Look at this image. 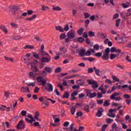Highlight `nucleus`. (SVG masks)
I'll return each instance as SVG.
<instances>
[{"mask_svg": "<svg viewBox=\"0 0 131 131\" xmlns=\"http://www.w3.org/2000/svg\"><path fill=\"white\" fill-rule=\"evenodd\" d=\"M119 95H120V93H114L111 96V100H115L116 101H120L121 100V97L120 96H119L118 97H116L118 96Z\"/></svg>", "mask_w": 131, "mask_h": 131, "instance_id": "obj_1", "label": "nucleus"}, {"mask_svg": "<svg viewBox=\"0 0 131 131\" xmlns=\"http://www.w3.org/2000/svg\"><path fill=\"white\" fill-rule=\"evenodd\" d=\"M88 83L90 85H92L93 89H97L99 86V84H98V82L94 80H88Z\"/></svg>", "mask_w": 131, "mask_h": 131, "instance_id": "obj_2", "label": "nucleus"}, {"mask_svg": "<svg viewBox=\"0 0 131 131\" xmlns=\"http://www.w3.org/2000/svg\"><path fill=\"white\" fill-rule=\"evenodd\" d=\"M67 35L68 38L72 39V38H74V37H75V31L73 30H71L68 32Z\"/></svg>", "mask_w": 131, "mask_h": 131, "instance_id": "obj_3", "label": "nucleus"}, {"mask_svg": "<svg viewBox=\"0 0 131 131\" xmlns=\"http://www.w3.org/2000/svg\"><path fill=\"white\" fill-rule=\"evenodd\" d=\"M37 82L40 84H42L43 86H45L46 84H47V81L46 80H43L41 77H38L37 78Z\"/></svg>", "mask_w": 131, "mask_h": 131, "instance_id": "obj_4", "label": "nucleus"}, {"mask_svg": "<svg viewBox=\"0 0 131 131\" xmlns=\"http://www.w3.org/2000/svg\"><path fill=\"white\" fill-rule=\"evenodd\" d=\"M109 112L110 114H108V116H109V117H111L112 118H114V117H115L116 115H115V114H113V112L116 113V112H117V110L116 108H111L109 110Z\"/></svg>", "mask_w": 131, "mask_h": 131, "instance_id": "obj_5", "label": "nucleus"}, {"mask_svg": "<svg viewBox=\"0 0 131 131\" xmlns=\"http://www.w3.org/2000/svg\"><path fill=\"white\" fill-rule=\"evenodd\" d=\"M86 93L87 94V96L91 98H95V97L97 96V93L94 92L93 93H91V90L89 89L86 90Z\"/></svg>", "mask_w": 131, "mask_h": 131, "instance_id": "obj_6", "label": "nucleus"}, {"mask_svg": "<svg viewBox=\"0 0 131 131\" xmlns=\"http://www.w3.org/2000/svg\"><path fill=\"white\" fill-rule=\"evenodd\" d=\"M47 86H45V89H46V91L48 92H53V90H54V87L53 86V85L52 84L48 83H47Z\"/></svg>", "mask_w": 131, "mask_h": 131, "instance_id": "obj_7", "label": "nucleus"}, {"mask_svg": "<svg viewBox=\"0 0 131 131\" xmlns=\"http://www.w3.org/2000/svg\"><path fill=\"white\" fill-rule=\"evenodd\" d=\"M59 54L60 55H64L67 53V48L66 47L62 46L59 48Z\"/></svg>", "mask_w": 131, "mask_h": 131, "instance_id": "obj_8", "label": "nucleus"}, {"mask_svg": "<svg viewBox=\"0 0 131 131\" xmlns=\"http://www.w3.org/2000/svg\"><path fill=\"white\" fill-rule=\"evenodd\" d=\"M85 52H86V50L84 49L77 50V53H79L81 57H84V56H85Z\"/></svg>", "mask_w": 131, "mask_h": 131, "instance_id": "obj_9", "label": "nucleus"}, {"mask_svg": "<svg viewBox=\"0 0 131 131\" xmlns=\"http://www.w3.org/2000/svg\"><path fill=\"white\" fill-rule=\"evenodd\" d=\"M51 56H49L48 57H43L41 59V62L42 63H49L51 61Z\"/></svg>", "mask_w": 131, "mask_h": 131, "instance_id": "obj_10", "label": "nucleus"}, {"mask_svg": "<svg viewBox=\"0 0 131 131\" xmlns=\"http://www.w3.org/2000/svg\"><path fill=\"white\" fill-rule=\"evenodd\" d=\"M20 90L22 93H30V90H29V88L27 87L26 86L21 87L20 88Z\"/></svg>", "mask_w": 131, "mask_h": 131, "instance_id": "obj_11", "label": "nucleus"}, {"mask_svg": "<svg viewBox=\"0 0 131 131\" xmlns=\"http://www.w3.org/2000/svg\"><path fill=\"white\" fill-rule=\"evenodd\" d=\"M17 127L18 128H25V124L24 123V121H23V120H21L18 125H17Z\"/></svg>", "mask_w": 131, "mask_h": 131, "instance_id": "obj_12", "label": "nucleus"}, {"mask_svg": "<svg viewBox=\"0 0 131 131\" xmlns=\"http://www.w3.org/2000/svg\"><path fill=\"white\" fill-rule=\"evenodd\" d=\"M104 111V110L103 109V108H100L98 110V112L97 113V116L98 117H101L102 116V115H103V112Z\"/></svg>", "mask_w": 131, "mask_h": 131, "instance_id": "obj_13", "label": "nucleus"}, {"mask_svg": "<svg viewBox=\"0 0 131 131\" xmlns=\"http://www.w3.org/2000/svg\"><path fill=\"white\" fill-rule=\"evenodd\" d=\"M122 6L124 9H127V8H129V7H130V3L127 2L126 4H122Z\"/></svg>", "mask_w": 131, "mask_h": 131, "instance_id": "obj_14", "label": "nucleus"}, {"mask_svg": "<svg viewBox=\"0 0 131 131\" xmlns=\"http://www.w3.org/2000/svg\"><path fill=\"white\" fill-rule=\"evenodd\" d=\"M105 45H108V47H112V42L109 40V39H105L104 41Z\"/></svg>", "mask_w": 131, "mask_h": 131, "instance_id": "obj_15", "label": "nucleus"}, {"mask_svg": "<svg viewBox=\"0 0 131 131\" xmlns=\"http://www.w3.org/2000/svg\"><path fill=\"white\" fill-rule=\"evenodd\" d=\"M45 70L48 73H52V72L53 71V69H52V68L49 67H46L45 68Z\"/></svg>", "mask_w": 131, "mask_h": 131, "instance_id": "obj_16", "label": "nucleus"}, {"mask_svg": "<svg viewBox=\"0 0 131 131\" xmlns=\"http://www.w3.org/2000/svg\"><path fill=\"white\" fill-rule=\"evenodd\" d=\"M56 30H58L60 32H64V29L62 28L61 26H58L55 27Z\"/></svg>", "mask_w": 131, "mask_h": 131, "instance_id": "obj_17", "label": "nucleus"}, {"mask_svg": "<svg viewBox=\"0 0 131 131\" xmlns=\"http://www.w3.org/2000/svg\"><path fill=\"white\" fill-rule=\"evenodd\" d=\"M39 117V112H36L35 113V115H34V117L35 118H36V120H37V121H41V119H40V118H38V117Z\"/></svg>", "mask_w": 131, "mask_h": 131, "instance_id": "obj_18", "label": "nucleus"}, {"mask_svg": "<svg viewBox=\"0 0 131 131\" xmlns=\"http://www.w3.org/2000/svg\"><path fill=\"white\" fill-rule=\"evenodd\" d=\"M91 21H94V20H98L99 19V15H92L90 17Z\"/></svg>", "mask_w": 131, "mask_h": 131, "instance_id": "obj_19", "label": "nucleus"}, {"mask_svg": "<svg viewBox=\"0 0 131 131\" xmlns=\"http://www.w3.org/2000/svg\"><path fill=\"white\" fill-rule=\"evenodd\" d=\"M11 92L9 91H6L4 93V97L6 98V99H9L10 98V96H11Z\"/></svg>", "mask_w": 131, "mask_h": 131, "instance_id": "obj_20", "label": "nucleus"}, {"mask_svg": "<svg viewBox=\"0 0 131 131\" xmlns=\"http://www.w3.org/2000/svg\"><path fill=\"white\" fill-rule=\"evenodd\" d=\"M102 58L103 60H108V59H109V54L107 53H104L102 56Z\"/></svg>", "mask_w": 131, "mask_h": 131, "instance_id": "obj_21", "label": "nucleus"}, {"mask_svg": "<svg viewBox=\"0 0 131 131\" xmlns=\"http://www.w3.org/2000/svg\"><path fill=\"white\" fill-rule=\"evenodd\" d=\"M53 11H60L62 10V8L59 6L55 7L54 6L53 8H52Z\"/></svg>", "mask_w": 131, "mask_h": 131, "instance_id": "obj_22", "label": "nucleus"}, {"mask_svg": "<svg viewBox=\"0 0 131 131\" xmlns=\"http://www.w3.org/2000/svg\"><path fill=\"white\" fill-rule=\"evenodd\" d=\"M40 53L41 56H50V55L48 53V52L43 50L40 51Z\"/></svg>", "mask_w": 131, "mask_h": 131, "instance_id": "obj_23", "label": "nucleus"}, {"mask_svg": "<svg viewBox=\"0 0 131 131\" xmlns=\"http://www.w3.org/2000/svg\"><path fill=\"white\" fill-rule=\"evenodd\" d=\"M29 77L30 78H33V79H34L36 77V76L33 72H31L29 73Z\"/></svg>", "mask_w": 131, "mask_h": 131, "instance_id": "obj_24", "label": "nucleus"}, {"mask_svg": "<svg viewBox=\"0 0 131 131\" xmlns=\"http://www.w3.org/2000/svg\"><path fill=\"white\" fill-rule=\"evenodd\" d=\"M53 120H54V122H59L60 121V119L57 116H53Z\"/></svg>", "mask_w": 131, "mask_h": 131, "instance_id": "obj_25", "label": "nucleus"}, {"mask_svg": "<svg viewBox=\"0 0 131 131\" xmlns=\"http://www.w3.org/2000/svg\"><path fill=\"white\" fill-rule=\"evenodd\" d=\"M24 49H28L29 50H33L34 46L31 45H26L25 46Z\"/></svg>", "mask_w": 131, "mask_h": 131, "instance_id": "obj_26", "label": "nucleus"}, {"mask_svg": "<svg viewBox=\"0 0 131 131\" xmlns=\"http://www.w3.org/2000/svg\"><path fill=\"white\" fill-rule=\"evenodd\" d=\"M0 28L4 31L5 33H8V30L6 28V27L4 26H1Z\"/></svg>", "mask_w": 131, "mask_h": 131, "instance_id": "obj_27", "label": "nucleus"}, {"mask_svg": "<svg viewBox=\"0 0 131 131\" xmlns=\"http://www.w3.org/2000/svg\"><path fill=\"white\" fill-rule=\"evenodd\" d=\"M75 111H76V108H75V107H72L71 108V113L72 115H74V114H75Z\"/></svg>", "mask_w": 131, "mask_h": 131, "instance_id": "obj_28", "label": "nucleus"}, {"mask_svg": "<svg viewBox=\"0 0 131 131\" xmlns=\"http://www.w3.org/2000/svg\"><path fill=\"white\" fill-rule=\"evenodd\" d=\"M4 58L6 61H10V62H13L14 61V59L12 57L5 56Z\"/></svg>", "mask_w": 131, "mask_h": 131, "instance_id": "obj_29", "label": "nucleus"}, {"mask_svg": "<svg viewBox=\"0 0 131 131\" xmlns=\"http://www.w3.org/2000/svg\"><path fill=\"white\" fill-rule=\"evenodd\" d=\"M11 9L12 11V12H13V15H15V12H17V8L15 6H12L11 7Z\"/></svg>", "mask_w": 131, "mask_h": 131, "instance_id": "obj_30", "label": "nucleus"}, {"mask_svg": "<svg viewBox=\"0 0 131 131\" xmlns=\"http://www.w3.org/2000/svg\"><path fill=\"white\" fill-rule=\"evenodd\" d=\"M90 16H91V14H90V13L88 12L84 13V17L85 19H88V18H90Z\"/></svg>", "mask_w": 131, "mask_h": 131, "instance_id": "obj_31", "label": "nucleus"}, {"mask_svg": "<svg viewBox=\"0 0 131 131\" xmlns=\"http://www.w3.org/2000/svg\"><path fill=\"white\" fill-rule=\"evenodd\" d=\"M41 10L42 11H47V10H50V7L46 6L45 5H42Z\"/></svg>", "mask_w": 131, "mask_h": 131, "instance_id": "obj_32", "label": "nucleus"}, {"mask_svg": "<svg viewBox=\"0 0 131 131\" xmlns=\"http://www.w3.org/2000/svg\"><path fill=\"white\" fill-rule=\"evenodd\" d=\"M33 56L36 59H39V55H38L36 52H33Z\"/></svg>", "mask_w": 131, "mask_h": 131, "instance_id": "obj_33", "label": "nucleus"}, {"mask_svg": "<svg viewBox=\"0 0 131 131\" xmlns=\"http://www.w3.org/2000/svg\"><path fill=\"white\" fill-rule=\"evenodd\" d=\"M36 84V82H31L29 84H28L27 86H35Z\"/></svg>", "mask_w": 131, "mask_h": 131, "instance_id": "obj_34", "label": "nucleus"}, {"mask_svg": "<svg viewBox=\"0 0 131 131\" xmlns=\"http://www.w3.org/2000/svg\"><path fill=\"white\" fill-rule=\"evenodd\" d=\"M93 48L95 50H96V51H99V50L100 49V46H99V45L98 44H96V45H94Z\"/></svg>", "mask_w": 131, "mask_h": 131, "instance_id": "obj_35", "label": "nucleus"}, {"mask_svg": "<svg viewBox=\"0 0 131 131\" xmlns=\"http://www.w3.org/2000/svg\"><path fill=\"white\" fill-rule=\"evenodd\" d=\"M21 60L24 63H27V57L26 56H24L21 57Z\"/></svg>", "mask_w": 131, "mask_h": 131, "instance_id": "obj_36", "label": "nucleus"}, {"mask_svg": "<svg viewBox=\"0 0 131 131\" xmlns=\"http://www.w3.org/2000/svg\"><path fill=\"white\" fill-rule=\"evenodd\" d=\"M117 56H118V54H117V55H116V54H111L110 59L111 60H113V59H115V58H116V57H117Z\"/></svg>", "mask_w": 131, "mask_h": 131, "instance_id": "obj_37", "label": "nucleus"}, {"mask_svg": "<svg viewBox=\"0 0 131 131\" xmlns=\"http://www.w3.org/2000/svg\"><path fill=\"white\" fill-rule=\"evenodd\" d=\"M106 123H108V124H110V123H112V122H113V119H112L111 118H107L106 120Z\"/></svg>", "mask_w": 131, "mask_h": 131, "instance_id": "obj_38", "label": "nucleus"}, {"mask_svg": "<svg viewBox=\"0 0 131 131\" xmlns=\"http://www.w3.org/2000/svg\"><path fill=\"white\" fill-rule=\"evenodd\" d=\"M76 115H77V117H81V116H82V115H83L82 112H81L80 111L77 112L76 113Z\"/></svg>", "mask_w": 131, "mask_h": 131, "instance_id": "obj_39", "label": "nucleus"}, {"mask_svg": "<svg viewBox=\"0 0 131 131\" xmlns=\"http://www.w3.org/2000/svg\"><path fill=\"white\" fill-rule=\"evenodd\" d=\"M89 36H90V37H93L94 36H95V32L93 31H90L89 32Z\"/></svg>", "mask_w": 131, "mask_h": 131, "instance_id": "obj_40", "label": "nucleus"}, {"mask_svg": "<svg viewBox=\"0 0 131 131\" xmlns=\"http://www.w3.org/2000/svg\"><path fill=\"white\" fill-rule=\"evenodd\" d=\"M76 75H71V76H68L66 77V79H71L72 78H74Z\"/></svg>", "mask_w": 131, "mask_h": 131, "instance_id": "obj_41", "label": "nucleus"}, {"mask_svg": "<svg viewBox=\"0 0 131 131\" xmlns=\"http://www.w3.org/2000/svg\"><path fill=\"white\" fill-rule=\"evenodd\" d=\"M60 55L61 54H60V53L59 52L56 53V56H55L54 58L55 60H59V59H60Z\"/></svg>", "mask_w": 131, "mask_h": 131, "instance_id": "obj_42", "label": "nucleus"}, {"mask_svg": "<svg viewBox=\"0 0 131 131\" xmlns=\"http://www.w3.org/2000/svg\"><path fill=\"white\" fill-rule=\"evenodd\" d=\"M83 110H84L86 112H90V107H89V105H86Z\"/></svg>", "mask_w": 131, "mask_h": 131, "instance_id": "obj_43", "label": "nucleus"}, {"mask_svg": "<svg viewBox=\"0 0 131 131\" xmlns=\"http://www.w3.org/2000/svg\"><path fill=\"white\" fill-rule=\"evenodd\" d=\"M69 29V25L68 24L66 25L63 29V30H64V31H68Z\"/></svg>", "mask_w": 131, "mask_h": 131, "instance_id": "obj_44", "label": "nucleus"}, {"mask_svg": "<svg viewBox=\"0 0 131 131\" xmlns=\"http://www.w3.org/2000/svg\"><path fill=\"white\" fill-rule=\"evenodd\" d=\"M83 28H80L78 31V34H79V35H81L82 34V33L83 32Z\"/></svg>", "mask_w": 131, "mask_h": 131, "instance_id": "obj_45", "label": "nucleus"}, {"mask_svg": "<svg viewBox=\"0 0 131 131\" xmlns=\"http://www.w3.org/2000/svg\"><path fill=\"white\" fill-rule=\"evenodd\" d=\"M40 90V88H38V86H36L35 88V90L34 92L35 94H37V93H38V92H39Z\"/></svg>", "mask_w": 131, "mask_h": 131, "instance_id": "obj_46", "label": "nucleus"}, {"mask_svg": "<svg viewBox=\"0 0 131 131\" xmlns=\"http://www.w3.org/2000/svg\"><path fill=\"white\" fill-rule=\"evenodd\" d=\"M126 121H128V122H130V117L129 116L127 115L125 117Z\"/></svg>", "mask_w": 131, "mask_h": 131, "instance_id": "obj_47", "label": "nucleus"}, {"mask_svg": "<svg viewBox=\"0 0 131 131\" xmlns=\"http://www.w3.org/2000/svg\"><path fill=\"white\" fill-rule=\"evenodd\" d=\"M120 19H118L116 21V27H118L119 26V24H120Z\"/></svg>", "mask_w": 131, "mask_h": 131, "instance_id": "obj_48", "label": "nucleus"}, {"mask_svg": "<svg viewBox=\"0 0 131 131\" xmlns=\"http://www.w3.org/2000/svg\"><path fill=\"white\" fill-rule=\"evenodd\" d=\"M66 38V34H61L60 36V39H64V38Z\"/></svg>", "mask_w": 131, "mask_h": 131, "instance_id": "obj_49", "label": "nucleus"}, {"mask_svg": "<svg viewBox=\"0 0 131 131\" xmlns=\"http://www.w3.org/2000/svg\"><path fill=\"white\" fill-rule=\"evenodd\" d=\"M107 126H108V125L107 124L103 125L102 126V128H101L102 131H105V129L107 128Z\"/></svg>", "mask_w": 131, "mask_h": 131, "instance_id": "obj_50", "label": "nucleus"}, {"mask_svg": "<svg viewBox=\"0 0 131 131\" xmlns=\"http://www.w3.org/2000/svg\"><path fill=\"white\" fill-rule=\"evenodd\" d=\"M84 40V39H83L82 37H79L77 39V41H78V42H82Z\"/></svg>", "mask_w": 131, "mask_h": 131, "instance_id": "obj_51", "label": "nucleus"}, {"mask_svg": "<svg viewBox=\"0 0 131 131\" xmlns=\"http://www.w3.org/2000/svg\"><path fill=\"white\" fill-rule=\"evenodd\" d=\"M94 56H95L96 57H98L100 58V57L102 56V53H101V52L97 53L94 55Z\"/></svg>", "mask_w": 131, "mask_h": 131, "instance_id": "obj_52", "label": "nucleus"}, {"mask_svg": "<svg viewBox=\"0 0 131 131\" xmlns=\"http://www.w3.org/2000/svg\"><path fill=\"white\" fill-rule=\"evenodd\" d=\"M118 17H119V14H118V13H116V14L114 15V16H113V19L114 20H115V19H117V18H118Z\"/></svg>", "mask_w": 131, "mask_h": 131, "instance_id": "obj_53", "label": "nucleus"}, {"mask_svg": "<svg viewBox=\"0 0 131 131\" xmlns=\"http://www.w3.org/2000/svg\"><path fill=\"white\" fill-rule=\"evenodd\" d=\"M112 78L114 80H115V81H119V78L115 76H112Z\"/></svg>", "mask_w": 131, "mask_h": 131, "instance_id": "obj_54", "label": "nucleus"}, {"mask_svg": "<svg viewBox=\"0 0 131 131\" xmlns=\"http://www.w3.org/2000/svg\"><path fill=\"white\" fill-rule=\"evenodd\" d=\"M78 95V92H74L73 93H72L71 97H75V96H77Z\"/></svg>", "mask_w": 131, "mask_h": 131, "instance_id": "obj_55", "label": "nucleus"}, {"mask_svg": "<svg viewBox=\"0 0 131 131\" xmlns=\"http://www.w3.org/2000/svg\"><path fill=\"white\" fill-rule=\"evenodd\" d=\"M34 69L35 70V72H39V73L41 74V71H39V70L37 69V67H34Z\"/></svg>", "mask_w": 131, "mask_h": 131, "instance_id": "obj_56", "label": "nucleus"}, {"mask_svg": "<svg viewBox=\"0 0 131 131\" xmlns=\"http://www.w3.org/2000/svg\"><path fill=\"white\" fill-rule=\"evenodd\" d=\"M17 101L15 102V103H13V105H11V109H14L16 106H17Z\"/></svg>", "mask_w": 131, "mask_h": 131, "instance_id": "obj_57", "label": "nucleus"}, {"mask_svg": "<svg viewBox=\"0 0 131 131\" xmlns=\"http://www.w3.org/2000/svg\"><path fill=\"white\" fill-rule=\"evenodd\" d=\"M123 98H124L125 99H130V96L128 95V94H124Z\"/></svg>", "mask_w": 131, "mask_h": 131, "instance_id": "obj_58", "label": "nucleus"}, {"mask_svg": "<svg viewBox=\"0 0 131 131\" xmlns=\"http://www.w3.org/2000/svg\"><path fill=\"white\" fill-rule=\"evenodd\" d=\"M57 86L60 88V91H63L64 89H63V86H62V84L58 83Z\"/></svg>", "mask_w": 131, "mask_h": 131, "instance_id": "obj_59", "label": "nucleus"}, {"mask_svg": "<svg viewBox=\"0 0 131 131\" xmlns=\"http://www.w3.org/2000/svg\"><path fill=\"white\" fill-rule=\"evenodd\" d=\"M130 15H131V10L130 9H128L126 13V17H128L130 16Z\"/></svg>", "mask_w": 131, "mask_h": 131, "instance_id": "obj_60", "label": "nucleus"}, {"mask_svg": "<svg viewBox=\"0 0 131 131\" xmlns=\"http://www.w3.org/2000/svg\"><path fill=\"white\" fill-rule=\"evenodd\" d=\"M112 128L114 129H116L117 128V125L116 124V123H114L112 126Z\"/></svg>", "mask_w": 131, "mask_h": 131, "instance_id": "obj_61", "label": "nucleus"}, {"mask_svg": "<svg viewBox=\"0 0 131 131\" xmlns=\"http://www.w3.org/2000/svg\"><path fill=\"white\" fill-rule=\"evenodd\" d=\"M22 116H25L26 114H27V112L25 110H23L21 112Z\"/></svg>", "mask_w": 131, "mask_h": 131, "instance_id": "obj_62", "label": "nucleus"}, {"mask_svg": "<svg viewBox=\"0 0 131 131\" xmlns=\"http://www.w3.org/2000/svg\"><path fill=\"white\" fill-rule=\"evenodd\" d=\"M64 98H69V93L68 92H66V93L63 95Z\"/></svg>", "mask_w": 131, "mask_h": 131, "instance_id": "obj_63", "label": "nucleus"}, {"mask_svg": "<svg viewBox=\"0 0 131 131\" xmlns=\"http://www.w3.org/2000/svg\"><path fill=\"white\" fill-rule=\"evenodd\" d=\"M90 55H92V52H91V51L88 50L86 52H85V56H90Z\"/></svg>", "mask_w": 131, "mask_h": 131, "instance_id": "obj_64", "label": "nucleus"}]
</instances>
